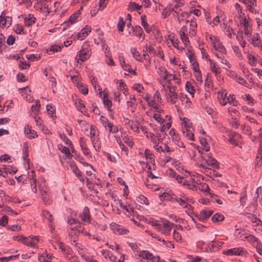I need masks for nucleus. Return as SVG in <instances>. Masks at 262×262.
<instances>
[{
  "label": "nucleus",
  "instance_id": "nucleus-38",
  "mask_svg": "<svg viewBox=\"0 0 262 262\" xmlns=\"http://www.w3.org/2000/svg\"><path fill=\"white\" fill-rule=\"evenodd\" d=\"M7 47L5 44V37L4 35L1 33L0 34V53H2L3 49H5Z\"/></svg>",
  "mask_w": 262,
  "mask_h": 262
},
{
  "label": "nucleus",
  "instance_id": "nucleus-25",
  "mask_svg": "<svg viewBox=\"0 0 262 262\" xmlns=\"http://www.w3.org/2000/svg\"><path fill=\"white\" fill-rule=\"evenodd\" d=\"M244 238L248 239V241L251 243H253L256 242L257 244V246H262L261 242L258 239V238L253 236L252 235L249 234L248 235H246L244 237Z\"/></svg>",
  "mask_w": 262,
  "mask_h": 262
},
{
  "label": "nucleus",
  "instance_id": "nucleus-12",
  "mask_svg": "<svg viewBox=\"0 0 262 262\" xmlns=\"http://www.w3.org/2000/svg\"><path fill=\"white\" fill-rule=\"evenodd\" d=\"M209 61L210 62V68L211 71L214 73L216 75L220 74L221 73V69L219 67H216V63L211 59H209Z\"/></svg>",
  "mask_w": 262,
  "mask_h": 262
},
{
  "label": "nucleus",
  "instance_id": "nucleus-58",
  "mask_svg": "<svg viewBox=\"0 0 262 262\" xmlns=\"http://www.w3.org/2000/svg\"><path fill=\"white\" fill-rule=\"evenodd\" d=\"M8 223V217L5 215L0 219V226L5 227Z\"/></svg>",
  "mask_w": 262,
  "mask_h": 262
},
{
  "label": "nucleus",
  "instance_id": "nucleus-61",
  "mask_svg": "<svg viewBox=\"0 0 262 262\" xmlns=\"http://www.w3.org/2000/svg\"><path fill=\"white\" fill-rule=\"evenodd\" d=\"M61 47H63V46H60L59 45H54L51 46L50 50L53 52H59L61 51Z\"/></svg>",
  "mask_w": 262,
  "mask_h": 262
},
{
  "label": "nucleus",
  "instance_id": "nucleus-44",
  "mask_svg": "<svg viewBox=\"0 0 262 262\" xmlns=\"http://www.w3.org/2000/svg\"><path fill=\"white\" fill-rule=\"evenodd\" d=\"M170 41L171 42L173 46L177 49L178 50H184L185 49V47H183V48H182L181 49H180L179 47V41L178 40V39L177 38L175 39L174 37H173L172 38H171L170 39Z\"/></svg>",
  "mask_w": 262,
  "mask_h": 262
},
{
  "label": "nucleus",
  "instance_id": "nucleus-55",
  "mask_svg": "<svg viewBox=\"0 0 262 262\" xmlns=\"http://www.w3.org/2000/svg\"><path fill=\"white\" fill-rule=\"evenodd\" d=\"M199 190L201 191H202L204 192H208V193H210V188L208 184L206 183H203L201 184L200 187L199 188Z\"/></svg>",
  "mask_w": 262,
  "mask_h": 262
},
{
  "label": "nucleus",
  "instance_id": "nucleus-17",
  "mask_svg": "<svg viewBox=\"0 0 262 262\" xmlns=\"http://www.w3.org/2000/svg\"><path fill=\"white\" fill-rule=\"evenodd\" d=\"M107 93H104L103 94V104L105 107V108L111 113L112 111L111 110V107L112 106V100L108 99L107 98Z\"/></svg>",
  "mask_w": 262,
  "mask_h": 262
},
{
  "label": "nucleus",
  "instance_id": "nucleus-35",
  "mask_svg": "<svg viewBox=\"0 0 262 262\" xmlns=\"http://www.w3.org/2000/svg\"><path fill=\"white\" fill-rule=\"evenodd\" d=\"M19 256V254H17L15 255H11L8 257H2L0 258V262H8L9 260H12L18 258Z\"/></svg>",
  "mask_w": 262,
  "mask_h": 262
},
{
  "label": "nucleus",
  "instance_id": "nucleus-46",
  "mask_svg": "<svg viewBox=\"0 0 262 262\" xmlns=\"http://www.w3.org/2000/svg\"><path fill=\"white\" fill-rule=\"evenodd\" d=\"M16 79L19 82H25L28 80V79L26 78V76L21 72H19L17 74Z\"/></svg>",
  "mask_w": 262,
  "mask_h": 262
},
{
  "label": "nucleus",
  "instance_id": "nucleus-32",
  "mask_svg": "<svg viewBox=\"0 0 262 262\" xmlns=\"http://www.w3.org/2000/svg\"><path fill=\"white\" fill-rule=\"evenodd\" d=\"M206 163L209 166H214L216 169H219L220 168V166L217 161L213 157H212Z\"/></svg>",
  "mask_w": 262,
  "mask_h": 262
},
{
  "label": "nucleus",
  "instance_id": "nucleus-43",
  "mask_svg": "<svg viewBox=\"0 0 262 262\" xmlns=\"http://www.w3.org/2000/svg\"><path fill=\"white\" fill-rule=\"evenodd\" d=\"M14 31L16 34H25L24 32V27L19 24H16L14 27Z\"/></svg>",
  "mask_w": 262,
  "mask_h": 262
},
{
  "label": "nucleus",
  "instance_id": "nucleus-4",
  "mask_svg": "<svg viewBox=\"0 0 262 262\" xmlns=\"http://www.w3.org/2000/svg\"><path fill=\"white\" fill-rule=\"evenodd\" d=\"M228 136V140L231 144H233L235 146H238V143L240 141V139L242 137L241 135L235 132H232Z\"/></svg>",
  "mask_w": 262,
  "mask_h": 262
},
{
  "label": "nucleus",
  "instance_id": "nucleus-29",
  "mask_svg": "<svg viewBox=\"0 0 262 262\" xmlns=\"http://www.w3.org/2000/svg\"><path fill=\"white\" fill-rule=\"evenodd\" d=\"M185 89L187 92H188L190 94L192 95V97H193V95L195 93V90L193 86L192 85L190 82H186V83L185 84Z\"/></svg>",
  "mask_w": 262,
  "mask_h": 262
},
{
  "label": "nucleus",
  "instance_id": "nucleus-42",
  "mask_svg": "<svg viewBox=\"0 0 262 262\" xmlns=\"http://www.w3.org/2000/svg\"><path fill=\"white\" fill-rule=\"evenodd\" d=\"M60 138L62 140L64 143L67 145H69L70 147L71 148V146L73 145V144L71 140L67 138L66 135L63 134V135L61 134L59 135Z\"/></svg>",
  "mask_w": 262,
  "mask_h": 262
},
{
  "label": "nucleus",
  "instance_id": "nucleus-59",
  "mask_svg": "<svg viewBox=\"0 0 262 262\" xmlns=\"http://www.w3.org/2000/svg\"><path fill=\"white\" fill-rule=\"evenodd\" d=\"M92 142L95 149L97 151L100 150L101 148V144L100 141H99V139L98 140H96L95 141L92 140Z\"/></svg>",
  "mask_w": 262,
  "mask_h": 262
},
{
  "label": "nucleus",
  "instance_id": "nucleus-53",
  "mask_svg": "<svg viewBox=\"0 0 262 262\" xmlns=\"http://www.w3.org/2000/svg\"><path fill=\"white\" fill-rule=\"evenodd\" d=\"M40 107V101L39 100H37L35 101V104H33L31 106V110L32 112H38Z\"/></svg>",
  "mask_w": 262,
  "mask_h": 262
},
{
  "label": "nucleus",
  "instance_id": "nucleus-60",
  "mask_svg": "<svg viewBox=\"0 0 262 262\" xmlns=\"http://www.w3.org/2000/svg\"><path fill=\"white\" fill-rule=\"evenodd\" d=\"M80 51H82L83 52L91 53V49L87 43L83 44Z\"/></svg>",
  "mask_w": 262,
  "mask_h": 262
},
{
  "label": "nucleus",
  "instance_id": "nucleus-9",
  "mask_svg": "<svg viewBox=\"0 0 262 262\" xmlns=\"http://www.w3.org/2000/svg\"><path fill=\"white\" fill-rule=\"evenodd\" d=\"M81 220L89 223H91V216L90 213V210L88 207H84L82 214H80Z\"/></svg>",
  "mask_w": 262,
  "mask_h": 262
},
{
  "label": "nucleus",
  "instance_id": "nucleus-47",
  "mask_svg": "<svg viewBox=\"0 0 262 262\" xmlns=\"http://www.w3.org/2000/svg\"><path fill=\"white\" fill-rule=\"evenodd\" d=\"M78 84V88H79L80 92L84 95L88 94L89 89L87 86H84L82 83Z\"/></svg>",
  "mask_w": 262,
  "mask_h": 262
},
{
  "label": "nucleus",
  "instance_id": "nucleus-20",
  "mask_svg": "<svg viewBox=\"0 0 262 262\" xmlns=\"http://www.w3.org/2000/svg\"><path fill=\"white\" fill-rule=\"evenodd\" d=\"M215 41L218 42V44L217 45V47L215 49V50L220 52V53H221L223 54H227L226 49L223 45L222 43L220 42L219 39L217 37H215Z\"/></svg>",
  "mask_w": 262,
  "mask_h": 262
},
{
  "label": "nucleus",
  "instance_id": "nucleus-27",
  "mask_svg": "<svg viewBox=\"0 0 262 262\" xmlns=\"http://www.w3.org/2000/svg\"><path fill=\"white\" fill-rule=\"evenodd\" d=\"M133 31L135 33L134 35L139 37H141L143 33V29L140 26L138 25H137L134 28H133Z\"/></svg>",
  "mask_w": 262,
  "mask_h": 262
},
{
  "label": "nucleus",
  "instance_id": "nucleus-15",
  "mask_svg": "<svg viewBox=\"0 0 262 262\" xmlns=\"http://www.w3.org/2000/svg\"><path fill=\"white\" fill-rule=\"evenodd\" d=\"M146 16L142 15L141 16V25L147 33H149L151 31V27H150L146 20Z\"/></svg>",
  "mask_w": 262,
  "mask_h": 262
},
{
  "label": "nucleus",
  "instance_id": "nucleus-21",
  "mask_svg": "<svg viewBox=\"0 0 262 262\" xmlns=\"http://www.w3.org/2000/svg\"><path fill=\"white\" fill-rule=\"evenodd\" d=\"M100 120L102 123V125L106 128L107 126L108 128V130L112 127H114V124L112 123H111L107 118L103 116H101L100 118Z\"/></svg>",
  "mask_w": 262,
  "mask_h": 262
},
{
  "label": "nucleus",
  "instance_id": "nucleus-22",
  "mask_svg": "<svg viewBox=\"0 0 262 262\" xmlns=\"http://www.w3.org/2000/svg\"><path fill=\"white\" fill-rule=\"evenodd\" d=\"M172 223H171L169 221L165 220V222L163 223V233L165 234H169L170 233L171 230V226L170 225Z\"/></svg>",
  "mask_w": 262,
  "mask_h": 262
},
{
  "label": "nucleus",
  "instance_id": "nucleus-24",
  "mask_svg": "<svg viewBox=\"0 0 262 262\" xmlns=\"http://www.w3.org/2000/svg\"><path fill=\"white\" fill-rule=\"evenodd\" d=\"M130 52L133 57L137 60L139 61H142V58L141 57L140 54L137 51L136 48H132Z\"/></svg>",
  "mask_w": 262,
  "mask_h": 262
},
{
  "label": "nucleus",
  "instance_id": "nucleus-26",
  "mask_svg": "<svg viewBox=\"0 0 262 262\" xmlns=\"http://www.w3.org/2000/svg\"><path fill=\"white\" fill-rule=\"evenodd\" d=\"M227 103L232 104L233 106H236L239 104V102L235 99L234 95L230 94L229 96L227 97Z\"/></svg>",
  "mask_w": 262,
  "mask_h": 262
},
{
  "label": "nucleus",
  "instance_id": "nucleus-33",
  "mask_svg": "<svg viewBox=\"0 0 262 262\" xmlns=\"http://www.w3.org/2000/svg\"><path fill=\"white\" fill-rule=\"evenodd\" d=\"M148 105L149 106H151L155 108L156 111L158 113H162L164 112L163 110L159 108L158 105L156 104V103L155 102L154 100H151L150 101H148Z\"/></svg>",
  "mask_w": 262,
  "mask_h": 262
},
{
  "label": "nucleus",
  "instance_id": "nucleus-34",
  "mask_svg": "<svg viewBox=\"0 0 262 262\" xmlns=\"http://www.w3.org/2000/svg\"><path fill=\"white\" fill-rule=\"evenodd\" d=\"M173 91H171V93H169L170 98V102L172 104H175L178 99V94L175 92L174 87L173 88Z\"/></svg>",
  "mask_w": 262,
  "mask_h": 262
},
{
  "label": "nucleus",
  "instance_id": "nucleus-11",
  "mask_svg": "<svg viewBox=\"0 0 262 262\" xmlns=\"http://www.w3.org/2000/svg\"><path fill=\"white\" fill-rule=\"evenodd\" d=\"M144 155L145 158L147 160H150L149 162H150L151 164L153 165V169L155 170L156 166L153 154L150 151V150L145 149L144 150Z\"/></svg>",
  "mask_w": 262,
  "mask_h": 262
},
{
  "label": "nucleus",
  "instance_id": "nucleus-50",
  "mask_svg": "<svg viewBox=\"0 0 262 262\" xmlns=\"http://www.w3.org/2000/svg\"><path fill=\"white\" fill-rule=\"evenodd\" d=\"M29 146L27 143L24 144V148H23V158L24 160H26V159L29 156Z\"/></svg>",
  "mask_w": 262,
  "mask_h": 262
},
{
  "label": "nucleus",
  "instance_id": "nucleus-37",
  "mask_svg": "<svg viewBox=\"0 0 262 262\" xmlns=\"http://www.w3.org/2000/svg\"><path fill=\"white\" fill-rule=\"evenodd\" d=\"M183 133L189 140L191 141L194 140V135L189 129L186 128V130H183Z\"/></svg>",
  "mask_w": 262,
  "mask_h": 262
},
{
  "label": "nucleus",
  "instance_id": "nucleus-2",
  "mask_svg": "<svg viewBox=\"0 0 262 262\" xmlns=\"http://www.w3.org/2000/svg\"><path fill=\"white\" fill-rule=\"evenodd\" d=\"M6 13L5 11L2 12L0 16V27L4 28L9 27L12 23V17L9 16H5Z\"/></svg>",
  "mask_w": 262,
  "mask_h": 262
},
{
  "label": "nucleus",
  "instance_id": "nucleus-14",
  "mask_svg": "<svg viewBox=\"0 0 262 262\" xmlns=\"http://www.w3.org/2000/svg\"><path fill=\"white\" fill-rule=\"evenodd\" d=\"M36 19L33 14H29L28 17L24 18L25 25L29 27L35 23Z\"/></svg>",
  "mask_w": 262,
  "mask_h": 262
},
{
  "label": "nucleus",
  "instance_id": "nucleus-52",
  "mask_svg": "<svg viewBox=\"0 0 262 262\" xmlns=\"http://www.w3.org/2000/svg\"><path fill=\"white\" fill-rule=\"evenodd\" d=\"M147 254L148 256V259H150L152 262H155L154 259H157L156 262H160V257L159 256H154L152 253L147 251Z\"/></svg>",
  "mask_w": 262,
  "mask_h": 262
},
{
  "label": "nucleus",
  "instance_id": "nucleus-30",
  "mask_svg": "<svg viewBox=\"0 0 262 262\" xmlns=\"http://www.w3.org/2000/svg\"><path fill=\"white\" fill-rule=\"evenodd\" d=\"M71 169L72 170L73 173L75 174V176H77L80 173H81V172L80 171L78 167L76 165L74 162H71L69 165Z\"/></svg>",
  "mask_w": 262,
  "mask_h": 262
},
{
  "label": "nucleus",
  "instance_id": "nucleus-10",
  "mask_svg": "<svg viewBox=\"0 0 262 262\" xmlns=\"http://www.w3.org/2000/svg\"><path fill=\"white\" fill-rule=\"evenodd\" d=\"M79 144L83 151V154L85 156H89L90 155V151L87 147L86 142L83 137H80L79 139Z\"/></svg>",
  "mask_w": 262,
  "mask_h": 262
},
{
  "label": "nucleus",
  "instance_id": "nucleus-1",
  "mask_svg": "<svg viewBox=\"0 0 262 262\" xmlns=\"http://www.w3.org/2000/svg\"><path fill=\"white\" fill-rule=\"evenodd\" d=\"M223 253L226 255L229 256L244 255L245 256H247L249 254V253L246 250H244L243 247L231 248L226 251H223Z\"/></svg>",
  "mask_w": 262,
  "mask_h": 262
},
{
  "label": "nucleus",
  "instance_id": "nucleus-57",
  "mask_svg": "<svg viewBox=\"0 0 262 262\" xmlns=\"http://www.w3.org/2000/svg\"><path fill=\"white\" fill-rule=\"evenodd\" d=\"M77 103L78 105H77V107L78 110H81L82 108L85 107V105L81 99H76L75 100V104H77Z\"/></svg>",
  "mask_w": 262,
  "mask_h": 262
},
{
  "label": "nucleus",
  "instance_id": "nucleus-54",
  "mask_svg": "<svg viewBox=\"0 0 262 262\" xmlns=\"http://www.w3.org/2000/svg\"><path fill=\"white\" fill-rule=\"evenodd\" d=\"M17 171V169L16 167H13L10 166H8L6 167V171H5V173H9L10 174H14Z\"/></svg>",
  "mask_w": 262,
  "mask_h": 262
},
{
  "label": "nucleus",
  "instance_id": "nucleus-3",
  "mask_svg": "<svg viewBox=\"0 0 262 262\" xmlns=\"http://www.w3.org/2000/svg\"><path fill=\"white\" fill-rule=\"evenodd\" d=\"M110 227L115 234H126L129 231L116 223L111 224Z\"/></svg>",
  "mask_w": 262,
  "mask_h": 262
},
{
  "label": "nucleus",
  "instance_id": "nucleus-40",
  "mask_svg": "<svg viewBox=\"0 0 262 262\" xmlns=\"http://www.w3.org/2000/svg\"><path fill=\"white\" fill-rule=\"evenodd\" d=\"M200 144L204 147L203 150L205 149V151H208L210 150V146L207 143L206 139L205 138H200Z\"/></svg>",
  "mask_w": 262,
  "mask_h": 262
},
{
  "label": "nucleus",
  "instance_id": "nucleus-18",
  "mask_svg": "<svg viewBox=\"0 0 262 262\" xmlns=\"http://www.w3.org/2000/svg\"><path fill=\"white\" fill-rule=\"evenodd\" d=\"M256 165L260 166L262 164V145L260 144L257 150V154L256 157Z\"/></svg>",
  "mask_w": 262,
  "mask_h": 262
},
{
  "label": "nucleus",
  "instance_id": "nucleus-41",
  "mask_svg": "<svg viewBox=\"0 0 262 262\" xmlns=\"http://www.w3.org/2000/svg\"><path fill=\"white\" fill-rule=\"evenodd\" d=\"M46 109L48 113L51 115V117H56L55 109L53 108V106L51 104H48L46 106Z\"/></svg>",
  "mask_w": 262,
  "mask_h": 262
},
{
  "label": "nucleus",
  "instance_id": "nucleus-8",
  "mask_svg": "<svg viewBox=\"0 0 262 262\" xmlns=\"http://www.w3.org/2000/svg\"><path fill=\"white\" fill-rule=\"evenodd\" d=\"M176 196V195L171 191L168 192H164L159 195L161 201H171L172 202H174Z\"/></svg>",
  "mask_w": 262,
  "mask_h": 262
},
{
  "label": "nucleus",
  "instance_id": "nucleus-28",
  "mask_svg": "<svg viewBox=\"0 0 262 262\" xmlns=\"http://www.w3.org/2000/svg\"><path fill=\"white\" fill-rule=\"evenodd\" d=\"M227 93H226L225 95H224L223 93H222L221 94L219 93L218 96L219 100L221 105L224 106L227 103Z\"/></svg>",
  "mask_w": 262,
  "mask_h": 262
},
{
  "label": "nucleus",
  "instance_id": "nucleus-19",
  "mask_svg": "<svg viewBox=\"0 0 262 262\" xmlns=\"http://www.w3.org/2000/svg\"><path fill=\"white\" fill-rule=\"evenodd\" d=\"M251 40V43L254 47H259L261 46L260 35L258 33H256L255 35L252 38Z\"/></svg>",
  "mask_w": 262,
  "mask_h": 262
},
{
  "label": "nucleus",
  "instance_id": "nucleus-13",
  "mask_svg": "<svg viewBox=\"0 0 262 262\" xmlns=\"http://www.w3.org/2000/svg\"><path fill=\"white\" fill-rule=\"evenodd\" d=\"M57 244H58L59 248L62 252H66L68 255L72 254V250L69 246L66 245L63 243L61 242H58Z\"/></svg>",
  "mask_w": 262,
  "mask_h": 262
},
{
  "label": "nucleus",
  "instance_id": "nucleus-7",
  "mask_svg": "<svg viewBox=\"0 0 262 262\" xmlns=\"http://www.w3.org/2000/svg\"><path fill=\"white\" fill-rule=\"evenodd\" d=\"M24 132L27 138L30 139L36 138L38 136L37 132L32 129V126L30 125L27 124L25 126Z\"/></svg>",
  "mask_w": 262,
  "mask_h": 262
},
{
  "label": "nucleus",
  "instance_id": "nucleus-6",
  "mask_svg": "<svg viewBox=\"0 0 262 262\" xmlns=\"http://www.w3.org/2000/svg\"><path fill=\"white\" fill-rule=\"evenodd\" d=\"M181 196L182 198H179L177 196H176L174 202H178L180 206H183L184 208L192 210L193 207L191 205L187 203V200L186 199V196L184 195Z\"/></svg>",
  "mask_w": 262,
  "mask_h": 262
},
{
  "label": "nucleus",
  "instance_id": "nucleus-23",
  "mask_svg": "<svg viewBox=\"0 0 262 262\" xmlns=\"http://www.w3.org/2000/svg\"><path fill=\"white\" fill-rule=\"evenodd\" d=\"M224 242H212V244H209V247L210 248V250L211 251H214V248H216L217 249H219L222 247V246L223 245Z\"/></svg>",
  "mask_w": 262,
  "mask_h": 262
},
{
  "label": "nucleus",
  "instance_id": "nucleus-56",
  "mask_svg": "<svg viewBox=\"0 0 262 262\" xmlns=\"http://www.w3.org/2000/svg\"><path fill=\"white\" fill-rule=\"evenodd\" d=\"M90 137L91 139L92 140L93 138L95 137L96 134V131L97 130V127L95 125H91L90 127Z\"/></svg>",
  "mask_w": 262,
  "mask_h": 262
},
{
  "label": "nucleus",
  "instance_id": "nucleus-49",
  "mask_svg": "<svg viewBox=\"0 0 262 262\" xmlns=\"http://www.w3.org/2000/svg\"><path fill=\"white\" fill-rule=\"evenodd\" d=\"M248 59L249 60V63L251 66H255L256 64V59L255 57L252 55L251 54H249L248 55Z\"/></svg>",
  "mask_w": 262,
  "mask_h": 262
},
{
  "label": "nucleus",
  "instance_id": "nucleus-48",
  "mask_svg": "<svg viewBox=\"0 0 262 262\" xmlns=\"http://www.w3.org/2000/svg\"><path fill=\"white\" fill-rule=\"evenodd\" d=\"M125 26V23L124 22L123 19L122 17H120L119 20L117 24L118 29L119 31L122 32L124 30V27Z\"/></svg>",
  "mask_w": 262,
  "mask_h": 262
},
{
  "label": "nucleus",
  "instance_id": "nucleus-45",
  "mask_svg": "<svg viewBox=\"0 0 262 262\" xmlns=\"http://www.w3.org/2000/svg\"><path fill=\"white\" fill-rule=\"evenodd\" d=\"M206 172L210 174H212L214 177H222V174H220L216 170H212L210 168L206 167Z\"/></svg>",
  "mask_w": 262,
  "mask_h": 262
},
{
  "label": "nucleus",
  "instance_id": "nucleus-39",
  "mask_svg": "<svg viewBox=\"0 0 262 262\" xmlns=\"http://www.w3.org/2000/svg\"><path fill=\"white\" fill-rule=\"evenodd\" d=\"M21 242L23 243L24 245H27L29 247H34L35 244L32 241L29 242L28 238L26 237H25L23 235H21Z\"/></svg>",
  "mask_w": 262,
  "mask_h": 262
},
{
  "label": "nucleus",
  "instance_id": "nucleus-64",
  "mask_svg": "<svg viewBox=\"0 0 262 262\" xmlns=\"http://www.w3.org/2000/svg\"><path fill=\"white\" fill-rule=\"evenodd\" d=\"M15 40V37L12 35H10L9 36L7 39V43L9 46L12 45L14 43Z\"/></svg>",
  "mask_w": 262,
  "mask_h": 262
},
{
  "label": "nucleus",
  "instance_id": "nucleus-31",
  "mask_svg": "<svg viewBox=\"0 0 262 262\" xmlns=\"http://www.w3.org/2000/svg\"><path fill=\"white\" fill-rule=\"evenodd\" d=\"M225 217L222 214L216 213L212 217L211 220L213 222H218L223 221Z\"/></svg>",
  "mask_w": 262,
  "mask_h": 262
},
{
  "label": "nucleus",
  "instance_id": "nucleus-5",
  "mask_svg": "<svg viewBox=\"0 0 262 262\" xmlns=\"http://www.w3.org/2000/svg\"><path fill=\"white\" fill-rule=\"evenodd\" d=\"M213 213L212 210H203L200 212L199 215L196 214H194V216L198 219V220L202 222H205V221L210 217V216Z\"/></svg>",
  "mask_w": 262,
  "mask_h": 262
},
{
  "label": "nucleus",
  "instance_id": "nucleus-51",
  "mask_svg": "<svg viewBox=\"0 0 262 262\" xmlns=\"http://www.w3.org/2000/svg\"><path fill=\"white\" fill-rule=\"evenodd\" d=\"M180 36L181 40L185 45V47H186L187 43L189 42V40L187 35L185 33H180Z\"/></svg>",
  "mask_w": 262,
  "mask_h": 262
},
{
  "label": "nucleus",
  "instance_id": "nucleus-63",
  "mask_svg": "<svg viewBox=\"0 0 262 262\" xmlns=\"http://www.w3.org/2000/svg\"><path fill=\"white\" fill-rule=\"evenodd\" d=\"M256 193L257 194V197L259 198V204L262 205V189L261 187H258L257 188Z\"/></svg>",
  "mask_w": 262,
  "mask_h": 262
},
{
  "label": "nucleus",
  "instance_id": "nucleus-16",
  "mask_svg": "<svg viewBox=\"0 0 262 262\" xmlns=\"http://www.w3.org/2000/svg\"><path fill=\"white\" fill-rule=\"evenodd\" d=\"M91 56V53L83 52L82 51H79L76 55V57L78 56V59L82 61H84L88 59Z\"/></svg>",
  "mask_w": 262,
  "mask_h": 262
},
{
  "label": "nucleus",
  "instance_id": "nucleus-36",
  "mask_svg": "<svg viewBox=\"0 0 262 262\" xmlns=\"http://www.w3.org/2000/svg\"><path fill=\"white\" fill-rule=\"evenodd\" d=\"M136 201L138 203H140L142 204L148 205V201L147 199L143 195H140L139 196L137 197Z\"/></svg>",
  "mask_w": 262,
  "mask_h": 262
},
{
  "label": "nucleus",
  "instance_id": "nucleus-62",
  "mask_svg": "<svg viewBox=\"0 0 262 262\" xmlns=\"http://www.w3.org/2000/svg\"><path fill=\"white\" fill-rule=\"evenodd\" d=\"M76 14H72L70 17H69V19L67 20V23L69 24H71V25L74 24L75 21L77 18L78 17L76 16Z\"/></svg>",
  "mask_w": 262,
  "mask_h": 262
}]
</instances>
